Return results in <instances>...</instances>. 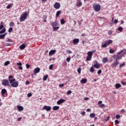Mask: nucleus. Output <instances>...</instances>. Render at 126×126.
<instances>
[{
    "mask_svg": "<svg viewBox=\"0 0 126 126\" xmlns=\"http://www.w3.org/2000/svg\"><path fill=\"white\" fill-rule=\"evenodd\" d=\"M66 53H67L68 54H71L72 53V52L70 50H67Z\"/></svg>",
    "mask_w": 126,
    "mask_h": 126,
    "instance_id": "obj_52",
    "label": "nucleus"
},
{
    "mask_svg": "<svg viewBox=\"0 0 126 126\" xmlns=\"http://www.w3.org/2000/svg\"><path fill=\"white\" fill-rule=\"evenodd\" d=\"M121 83L122 84H123V85H126V83L124 82V81H122Z\"/></svg>",
    "mask_w": 126,
    "mask_h": 126,
    "instance_id": "obj_61",
    "label": "nucleus"
},
{
    "mask_svg": "<svg viewBox=\"0 0 126 126\" xmlns=\"http://www.w3.org/2000/svg\"><path fill=\"white\" fill-rule=\"evenodd\" d=\"M71 93H72L71 91L69 90L67 92L66 94L67 95H69L70 94H71Z\"/></svg>",
    "mask_w": 126,
    "mask_h": 126,
    "instance_id": "obj_41",
    "label": "nucleus"
},
{
    "mask_svg": "<svg viewBox=\"0 0 126 126\" xmlns=\"http://www.w3.org/2000/svg\"><path fill=\"white\" fill-rule=\"evenodd\" d=\"M48 77H49V76L48 75H45L43 76V80L44 81H46V80H47V79H48Z\"/></svg>",
    "mask_w": 126,
    "mask_h": 126,
    "instance_id": "obj_28",
    "label": "nucleus"
},
{
    "mask_svg": "<svg viewBox=\"0 0 126 126\" xmlns=\"http://www.w3.org/2000/svg\"><path fill=\"white\" fill-rule=\"evenodd\" d=\"M6 42H9V43H11V42H12V40L11 39H10L9 38H8Z\"/></svg>",
    "mask_w": 126,
    "mask_h": 126,
    "instance_id": "obj_55",
    "label": "nucleus"
},
{
    "mask_svg": "<svg viewBox=\"0 0 126 126\" xmlns=\"http://www.w3.org/2000/svg\"><path fill=\"white\" fill-rule=\"evenodd\" d=\"M123 55L120 56L119 55H114L113 56V58L114 60V63L111 64L110 66H112V68H116L117 66L120 64V62L119 60H122Z\"/></svg>",
    "mask_w": 126,
    "mask_h": 126,
    "instance_id": "obj_1",
    "label": "nucleus"
},
{
    "mask_svg": "<svg viewBox=\"0 0 126 126\" xmlns=\"http://www.w3.org/2000/svg\"><path fill=\"white\" fill-rule=\"evenodd\" d=\"M44 22H47V15H45L42 17Z\"/></svg>",
    "mask_w": 126,
    "mask_h": 126,
    "instance_id": "obj_26",
    "label": "nucleus"
},
{
    "mask_svg": "<svg viewBox=\"0 0 126 126\" xmlns=\"http://www.w3.org/2000/svg\"><path fill=\"white\" fill-rule=\"evenodd\" d=\"M79 43V39L75 38L73 40V44L74 45H76V44H78Z\"/></svg>",
    "mask_w": 126,
    "mask_h": 126,
    "instance_id": "obj_14",
    "label": "nucleus"
},
{
    "mask_svg": "<svg viewBox=\"0 0 126 126\" xmlns=\"http://www.w3.org/2000/svg\"><path fill=\"white\" fill-rule=\"evenodd\" d=\"M94 63H95L94 65V67L95 68H99L100 67V64L98 63V62H97V61H94Z\"/></svg>",
    "mask_w": 126,
    "mask_h": 126,
    "instance_id": "obj_12",
    "label": "nucleus"
},
{
    "mask_svg": "<svg viewBox=\"0 0 126 126\" xmlns=\"http://www.w3.org/2000/svg\"><path fill=\"white\" fill-rule=\"evenodd\" d=\"M61 13H62L61 10H59L57 11L56 15V17H58V16H59L60 14H61Z\"/></svg>",
    "mask_w": 126,
    "mask_h": 126,
    "instance_id": "obj_27",
    "label": "nucleus"
},
{
    "mask_svg": "<svg viewBox=\"0 0 126 126\" xmlns=\"http://www.w3.org/2000/svg\"><path fill=\"white\" fill-rule=\"evenodd\" d=\"M4 37H5V34H0V39L1 40H3Z\"/></svg>",
    "mask_w": 126,
    "mask_h": 126,
    "instance_id": "obj_33",
    "label": "nucleus"
},
{
    "mask_svg": "<svg viewBox=\"0 0 126 126\" xmlns=\"http://www.w3.org/2000/svg\"><path fill=\"white\" fill-rule=\"evenodd\" d=\"M12 31H13V29H12V28H9L8 32L9 33H11V32H12Z\"/></svg>",
    "mask_w": 126,
    "mask_h": 126,
    "instance_id": "obj_35",
    "label": "nucleus"
},
{
    "mask_svg": "<svg viewBox=\"0 0 126 126\" xmlns=\"http://www.w3.org/2000/svg\"><path fill=\"white\" fill-rule=\"evenodd\" d=\"M95 117V113H91L90 115V118H94Z\"/></svg>",
    "mask_w": 126,
    "mask_h": 126,
    "instance_id": "obj_34",
    "label": "nucleus"
},
{
    "mask_svg": "<svg viewBox=\"0 0 126 126\" xmlns=\"http://www.w3.org/2000/svg\"><path fill=\"white\" fill-rule=\"evenodd\" d=\"M59 24H58V21H55V22H52V26L53 29V31H58L60 29V27L58 26Z\"/></svg>",
    "mask_w": 126,
    "mask_h": 126,
    "instance_id": "obj_2",
    "label": "nucleus"
},
{
    "mask_svg": "<svg viewBox=\"0 0 126 126\" xmlns=\"http://www.w3.org/2000/svg\"><path fill=\"white\" fill-rule=\"evenodd\" d=\"M106 47H108V44L105 42L104 44H102L101 48H106Z\"/></svg>",
    "mask_w": 126,
    "mask_h": 126,
    "instance_id": "obj_29",
    "label": "nucleus"
},
{
    "mask_svg": "<svg viewBox=\"0 0 126 126\" xmlns=\"http://www.w3.org/2000/svg\"><path fill=\"white\" fill-rule=\"evenodd\" d=\"M60 109V106H54L53 107V111H57Z\"/></svg>",
    "mask_w": 126,
    "mask_h": 126,
    "instance_id": "obj_22",
    "label": "nucleus"
},
{
    "mask_svg": "<svg viewBox=\"0 0 126 126\" xmlns=\"http://www.w3.org/2000/svg\"><path fill=\"white\" fill-rule=\"evenodd\" d=\"M3 28H4L3 25H0V30H1V29H3Z\"/></svg>",
    "mask_w": 126,
    "mask_h": 126,
    "instance_id": "obj_49",
    "label": "nucleus"
},
{
    "mask_svg": "<svg viewBox=\"0 0 126 126\" xmlns=\"http://www.w3.org/2000/svg\"><path fill=\"white\" fill-rule=\"evenodd\" d=\"M26 67L27 68H29V67H30V65L29 64H26Z\"/></svg>",
    "mask_w": 126,
    "mask_h": 126,
    "instance_id": "obj_59",
    "label": "nucleus"
},
{
    "mask_svg": "<svg viewBox=\"0 0 126 126\" xmlns=\"http://www.w3.org/2000/svg\"><path fill=\"white\" fill-rule=\"evenodd\" d=\"M54 7L56 8V9H59L60 7H61V4L60 3L56 2L54 4Z\"/></svg>",
    "mask_w": 126,
    "mask_h": 126,
    "instance_id": "obj_9",
    "label": "nucleus"
},
{
    "mask_svg": "<svg viewBox=\"0 0 126 126\" xmlns=\"http://www.w3.org/2000/svg\"><path fill=\"white\" fill-rule=\"evenodd\" d=\"M81 114L83 115V116H84L85 115V112L83 111L81 113Z\"/></svg>",
    "mask_w": 126,
    "mask_h": 126,
    "instance_id": "obj_64",
    "label": "nucleus"
},
{
    "mask_svg": "<svg viewBox=\"0 0 126 126\" xmlns=\"http://www.w3.org/2000/svg\"><path fill=\"white\" fill-rule=\"evenodd\" d=\"M64 102H65V100L63 98H61L60 100H59L57 101V105H61V104H63V103H64Z\"/></svg>",
    "mask_w": 126,
    "mask_h": 126,
    "instance_id": "obj_13",
    "label": "nucleus"
},
{
    "mask_svg": "<svg viewBox=\"0 0 126 126\" xmlns=\"http://www.w3.org/2000/svg\"><path fill=\"white\" fill-rule=\"evenodd\" d=\"M93 7L94 8V10L95 12H98L101 10V5L99 4H95L93 5Z\"/></svg>",
    "mask_w": 126,
    "mask_h": 126,
    "instance_id": "obj_4",
    "label": "nucleus"
},
{
    "mask_svg": "<svg viewBox=\"0 0 126 126\" xmlns=\"http://www.w3.org/2000/svg\"><path fill=\"white\" fill-rule=\"evenodd\" d=\"M90 111H91V109L90 108H88L87 109V112H90Z\"/></svg>",
    "mask_w": 126,
    "mask_h": 126,
    "instance_id": "obj_63",
    "label": "nucleus"
},
{
    "mask_svg": "<svg viewBox=\"0 0 126 126\" xmlns=\"http://www.w3.org/2000/svg\"><path fill=\"white\" fill-rule=\"evenodd\" d=\"M109 53L110 54H114V53H115V50L112 48H110L109 50Z\"/></svg>",
    "mask_w": 126,
    "mask_h": 126,
    "instance_id": "obj_30",
    "label": "nucleus"
},
{
    "mask_svg": "<svg viewBox=\"0 0 126 126\" xmlns=\"http://www.w3.org/2000/svg\"><path fill=\"white\" fill-rule=\"evenodd\" d=\"M61 23L62 25H63V24H64V23H65V22L64 21V19H62V20H61Z\"/></svg>",
    "mask_w": 126,
    "mask_h": 126,
    "instance_id": "obj_31",
    "label": "nucleus"
},
{
    "mask_svg": "<svg viewBox=\"0 0 126 126\" xmlns=\"http://www.w3.org/2000/svg\"><path fill=\"white\" fill-rule=\"evenodd\" d=\"M66 61L67 62V63H69V62L70 61V57H67L66 59Z\"/></svg>",
    "mask_w": 126,
    "mask_h": 126,
    "instance_id": "obj_47",
    "label": "nucleus"
},
{
    "mask_svg": "<svg viewBox=\"0 0 126 126\" xmlns=\"http://www.w3.org/2000/svg\"><path fill=\"white\" fill-rule=\"evenodd\" d=\"M53 65L51 64L49 66V69H53Z\"/></svg>",
    "mask_w": 126,
    "mask_h": 126,
    "instance_id": "obj_56",
    "label": "nucleus"
},
{
    "mask_svg": "<svg viewBox=\"0 0 126 126\" xmlns=\"http://www.w3.org/2000/svg\"><path fill=\"white\" fill-rule=\"evenodd\" d=\"M121 113H122V114H124V113H125V109H122L121 110Z\"/></svg>",
    "mask_w": 126,
    "mask_h": 126,
    "instance_id": "obj_60",
    "label": "nucleus"
},
{
    "mask_svg": "<svg viewBox=\"0 0 126 126\" xmlns=\"http://www.w3.org/2000/svg\"><path fill=\"white\" fill-rule=\"evenodd\" d=\"M120 118H121V116L119 114H117L116 115V119H120Z\"/></svg>",
    "mask_w": 126,
    "mask_h": 126,
    "instance_id": "obj_46",
    "label": "nucleus"
},
{
    "mask_svg": "<svg viewBox=\"0 0 126 126\" xmlns=\"http://www.w3.org/2000/svg\"><path fill=\"white\" fill-rule=\"evenodd\" d=\"M106 44H107V45L109 46V45H110V44H112V43H113V40H112L111 39H109L107 41H106Z\"/></svg>",
    "mask_w": 126,
    "mask_h": 126,
    "instance_id": "obj_24",
    "label": "nucleus"
},
{
    "mask_svg": "<svg viewBox=\"0 0 126 126\" xmlns=\"http://www.w3.org/2000/svg\"><path fill=\"white\" fill-rule=\"evenodd\" d=\"M124 65H126V63L124 62L123 63L120 64L119 67H122V66H124Z\"/></svg>",
    "mask_w": 126,
    "mask_h": 126,
    "instance_id": "obj_36",
    "label": "nucleus"
},
{
    "mask_svg": "<svg viewBox=\"0 0 126 126\" xmlns=\"http://www.w3.org/2000/svg\"><path fill=\"white\" fill-rule=\"evenodd\" d=\"M115 125H119L120 124V122H119V121L118 120H116L115 121Z\"/></svg>",
    "mask_w": 126,
    "mask_h": 126,
    "instance_id": "obj_43",
    "label": "nucleus"
},
{
    "mask_svg": "<svg viewBox=\"0 0 126 126\" xmlns=\"http://www.w3.org/2000/svg\"><path fill=\"white\" fill-rule=\"evenodd\" d=\"M102 103H103V102L101 100H100V101H98V104L99 105H101V104H102Z\"/></svg>",
    "mask_w": 126,
    "mask_h": 126,
    "instance_id": "obj_62",
    "label": "nucleus"
},
{
    "mask_svg": "<svg viewBox=\"0 0 126 126\" xmlns=\"http://www.w3.org/2000/svg\"><path fill=\"white\" fill-rule=\"evenodd\" d=\"M101 73H102V70L101 69L98 70L97 71V74H101Z\"/></svg>",
    "mask_w": 126,
    "mask_h": 126,
    "instance_id": "obj_44",
    "label": "nucleus"
},
{
    "mask_svg": "<svg viewBox=\"0 0 126 126\" xmlns=\"http://www.w3.org/2000/svg\"><path fill=\"white\" fill-rule=\"evenodd\" d=\"M27 15H28V14L27 12H25L20 17V22H23L26 18H27Z\"/></svg>",
    "mask_w": 126,
    "mask_h": 126,
    "instance_id": "obj_5",
    "label": "nucleus"
},
{
    "mask_svg": "<svg viewBox=\"0 0 126 126\" xmlns=\"http://www.w3.org/2000/svg\"><path fill=\"white\" fill-rule=\"evenodd\" d=\"M40 72V68L39 67H36L34 70V73L37 74V73H39Z\"/></svg>",
    "mask_w": 126,
    "mask_h": 126,
    "instance_id": "obj_16",
    "label": "nucleus"
},
{
    "mask_svg": "<svg viewBox=\"0 0 126 126\" xmlns=\"http://www.w3.org/2000/svg\"><path fill=\"white\" fill-rule=\"evenodd\" d=\"M121 87H122V85L119 83H117L115 85L116 89H119V88H121Z\"/></svg>",
    "mask_w": 126,
    "mask_h": 126,
    "instance_id": "obj_23",
    "label": "nucleus"
},
{
    "mask_svg": "<svg viewBox=\"0 0 126 126\" xmlns=\"http://www.w3.org/2000/svg\"><path fill=\"white\" fill-rule=\"evenodd\" d=\"M118 31H120V32H122V31H123V27H119L118 28Z\"/></svg>",
    "mask_w": 126,
    "mask_h": 126,
    "instance_id": "obj_39",
    "label": "nucleus"
},
{
    "mask_svg": "<svg viewBox=\"0 0 126 126\" xmlns=\"http://www.w3.org/2000/svg\"><path fill=\"white\" fill-rule=\"evenodd\" d=\"M10 84H11V86L12 87H13L14 88L18 87V85L19 84V83H18V81L12 82V83H10Z\"/></svg>",
    "mask_w": 126,
    "mask_h": 126,
    "instance_id": "obj_7",
    "label": "nucleus"
},
{
    "mask_svg": "<svg viewBox=\"0 0 126 126\" xmlns=\"http://www.w3.org/2000/svg\"><path fill=\"white\" fill-rule=\"evenodd\" d=\"M27 96H28V97H31V96H32V94H31V93H29V94H28Z\"/></svg>",
    "mask_w": 126,
    "mask_h": 126,
    "instance_id": "obj_54",
    "label": "nucleus"
},
{
    "mask_svg": "<svg viewBox=\"0 0 126 126\" xmlns=\"http://www.w3.org/2000/svg\"><path fill=\"white\" fill-rule=\"evenodd\" d=\"M6 31V29L5 28H3L1 31H0V34H3V33H5Z\"/></svg>",
    "mask_w": 126,
    "mask_h": 126,
    "instance_id": "obj_25",
    "label": "nucleus"
},
{
    "mask_svg": "<svg viewBox=\"0 0 126 126\" xmlns=\"http://www.w3.org/2000/svg\"><path fill=\"white\" fill-rule=\"evenodd\" d=\"M9 26L13 27L14 26V23L13 22H10L9 24Z\"/></svg>",
    "mask_w": 126,
    "mask_h": 126,
    "instance_id": "obj_40",
    "label": "nucleus"
},
{
    "mask_svg": "<svg viewBox=\"0 0 126 126\" xmlns=\"http://www.w3.org/2000/svg\"><path fill=\"white\" fill-rule=\"evenodd\" d=\"M55 54H56V50H51L49 53V56H53V55H55Z\"/></svg>",
    "mask_w": 126,
    "mask_h": 126,
    "instance_id": "obj_17",
    "label": "nucleus"
},
{
    "mask_svg": "<svg viewBox=\"0 0 126 126\" xmlns=\"http://www.w3.org/2000/svg\"><path fill=\"white\" fill-rule=\"evenodd\" d=\"M59 87H63L64 86V84H61L59 85Z\"/></svg>",
    "mask_w": 126,
    "mask_h": 126,
    "instance_id": "obj_48",
    "label": "nucleus"
},
{
    "mask_svg": "<svg viewBox=\"0 0 126 126\" xmlns=\"http://www.w3.org/2000/svg\"><path fill=\"white\" fill-rule=\"evenodd\" d=\"M105 104H101L99 105V108H105Z\"/></svg>",
    "mask_w": 126,
    "mask_h": 126,
    "instance_id": "obj_37",
    "label": "nucleus"
},
{
    "mask_svg": "<svg viewBox=\"0 0 126 126\" xmlns=\"http://www.w3.org/2000/svg\"><path fill=\"white\" fill-rule=\"evenodd\" d=\"M118 21H119L118 20H115L114 21V23L115 24H117V23H118Z\"/></svg>",
    "mask_w": 126,
    "mask_h": 126,
    "instance_id": "obj_57",
    "label": "nucleus"
},
{
    "mask_svg": "<svg viewBox=\"0 0 126 126\" xmlns=\"http://www.w3.org/2000/svg\"><path fill=\"white\" fill-rule=\"evenodd\" d=\"M10 62L9 61H6L5 63H4V65L5 66H6V65H8V64H9Z\"/></svg>",
    "mask_w": 126,
    "mask_h": 126,
    "instance_id": "obj_38",
    "label": "nucleus"
},
{
    "mask_svg": "<svg viewBox=\"0 0 126 126\" xmlns=\"http://www.w3.org/2000/svg\"><path fill=\"white\" fill-rule=\"evenodd\" d=\"M8 80L10 83H12V82H14L16 81L15 78L12 75L9 76Z\"/></svg>",
    "mask_w": 126,
    "mask_h": 126,
    "instance_id": "obj_8",
    "label": "nucleus"
},
{
    "mask_svg": "<svg viewBox=\"0 0 126 126\" xmlns=\"http://www.w3.org/2000/svg\"><path fill=\"white\" fill-rule=\"evenodd\" d=\"M77 72L79 73H80V72H81V68H78L77 69Z\"/></svg>",
    "mask_w": 126,
    "mask_h": 126,
    "instance_id": "obj_45",
    "label": "nucleus"
},
{
    "mask_svg": "<svg viewBox=\"0 0 126 126\" xmlns=\"http://www.w3.org/2000/svg\"><path fill=\"white\" fill-rule=\"evenodd\" d=\"M1 84L3 86H8L9 85V81L8 79H3Z\"/></svg>",
    "mask_w": 126,
    "mask_h": 126,
    "instance_id": "obj_6",
    "label": "nucleus"
},
{
    "mask_svg": "<svg viewBox=\"0 0 126 126\" xmlns=\"http://www.w3.org/2000/svg\"><path fill=\"white\" fill-rule=\"evenodd\" d=\"M26 48V45H25L24 44H23L19 46V48L20 49V50H24V49Z\"/></svg>",
    "mask_w": 126,
    "mask_h": 126,
    "instance_id": "obj_19",
    "label": "nucleus"
},
{
    "mask_svg": "<svg viewBox=\"0 0 126 126\" xmlns=\"http://www.w3.org/2000/svg\"><path fill=\"white\" fill-rule=\"evenodd\" d=\"M108 62V58L107 57H104L102 59V63H106Z\"/></svg>",
    "mask_w": 126,
    "mask_h": 126,
    "instance_id": "obj_21",
    "label": "nucleus"
},
{
    "mask_svg": "<svg viewBox=\"0 0 126 126\" xmlns=\"http://www.w3.org/2000/svg\"><path fill=\"white\" fill-rule=\"evenodd\" d=\"M18 68L20 70H22L23 69V67L22 66H19Z\"/></svg>",
    "mask_w": 126,
    "mask_h": 126,
    "instance_id": "obj_50",
    "label": "nucleus"
},
{
    "mask_svg": "<svg viewBox=\"0 0 126 126\" xmlns=\"http://www.w3.org/2000/svg\"><path fill=\"white\" fill-rule=\"evenodd\" d=\"M1 93V94L2 95V96L3 97H4V94H5V93H6V90L5 89H2Z\"/></svg>",
    "mask_w": 126,
    "mask_h": 126,
    "instance_id": "obj_18",
    "label": "nucleus"
},
{
    "mask_svg": "<svg viewBox=\"0 0 126 126\" xmlns=\"http://www.w3.org/2000/svg\"><path fill=\"white\" fill-rule=\"evenodd\" d=\"M90 71L91 72H94V71H95V70L94 69V67H93V66L91 67Z\"/></svg>",
    "mask_w": 126,
    "mask_h": 126,
    "instance_id": "obj_32",
    "label": "nucleus"
},
{
    "mask_svg": "<svg viewBox=\"0 0 126 126\" xmlns=\"http://www.w3.org/2000/svg\"><path fill=\"white\" fill-rule=\"evenodd\" d=\"M86 82H87V79L85 78L82 79V80L80 81L81 84H82L83 83L85 84L86 83Z\"/></svg>",
    "mask_w": 126,
    "mask_h": 126,
    "instance_id": "obj_20",
    "label": "nucleus"
},
{
    "mask_svg": "<svg viewBox=\"0 0 126 126\" xmlns=\"http://www.w3.org/2000/svg\"><path fill=\"white\" fill-rule=\"evenodd\" d=\"M17 65H19V66H21V65H22V63H17Z\"/></svg>",
    "mask_w": 126,
    "mask_h": 126,
    "instance_id": "obj_58",
    "label": "nucleus"
},
{
    "mask_svg": "<svg viewBox=\"0 0 126 126\" xmlns=\"http://www.w3.org/2000/svg\"><path fill=\"white\" fill-rule=\"evenodd\" d=\"M43 110H46L47 112H49V111H51L52 107L50 106H47L45 105L43 107Z\"/></svg>",
    "mask_w": 126,
    "mask_h": 126,
    "instance_id": "obj_10",
    "label": "nucleus"
},
{
    "mask_svg": "<svg viewBox=\"0 0 126 126\" xmlns=\"http://www.w3.org/2000/svg\"><path fill=\"white\" fill-rule=\"evenodd\" d=\"M10 7H11V4H9L6 6V8H7V9H9V8H10Z\"/></svg>",
    "mask_w": 126,
    "mask_h": 126,
    "instance_id": "obj_42",
    "label": "nucleus"
},
{
    "mask_svg": "<svg viewBox=\"0 0 126 126\" xmlns=\"http://www.w3.org/2000/svg\"><path fill=\"white\" fill-rule=\"evenodd\" d=\"M76 5L77 7H80V6H82V2H81V0H77V3H76Z\"/></svg>",
    "mask_w": 126,
    "mask_h": 126,
    "instance_id": "obj_11",
    "label": "nucleus"
},
{
    "mask_svg": "<svg viewBox=\"0 0 126 126\" xmlns=\"http://www.w3.org/2000/svg\"><path fill=\"white\" fill-rule=\"evenodd\" d=\"M113 32L112 31H109L108 32V35H112Z\"/></svg>",
    "mask_w": 126,
    "mask_h": 126,
    "instance_id": "obj_51",
    "label": "nucleus"
},
{
    "mask_svg": "<svg viewBox=\"0 0 126 126\" xmlns=\"http://www.w3.org/2000/svg\"><path fill=\"white\" fill-rule=\"evenodd\" d=\"M17 109L18 112H22V111H23V110H24V108H23V106L21 105H18Z\"/></svg>",
    "mask_w": 126,
    "mask_h": 126,
    "instance_id": "obj_15",
    "label": "nucleus"
},
{
    "mask_svg": "<svg viewBox=\"0 0 126 126\" xmlns=\"http://www.w3.org/2000/svg\"><path fill=\"white\" fill-rule=\"evenodd\" d=\"M123 52H124V50H121V51L118 52L117 55H121V54H122V53H123Z\"/></svg>",
    "mask_w": 126,
    "mask_h": 126,
    "instance_id": "obj_53",
    "label": "nucleus"
},
{
    "mask_svg": "<svg viewBox=\"0 0 126 126\" xmlns=\"http://www.w3.org/2000/svg\"><path fill=\"white\" fill-rule=\"evenodd\" d=\"M96 52V50H93L92 51H89L87 53L88 56L86 58V61H91V59H92V56L94 53Z\"/></svg>",
    "mask_w": 126,
    "mask_h": 126,
    "instance_id": "obj_3",
    "label": "nucleus"
}]
</instances>
